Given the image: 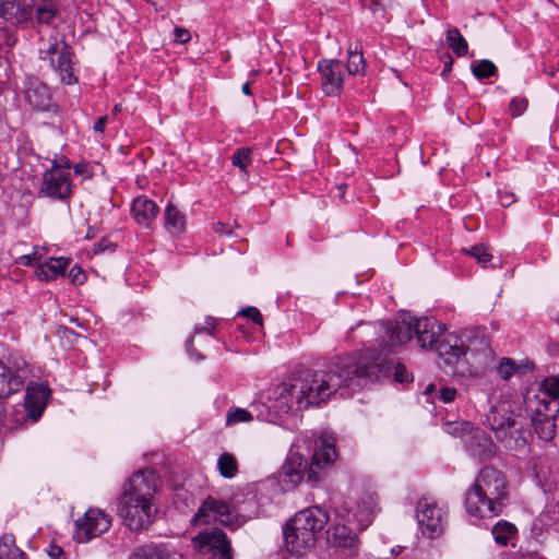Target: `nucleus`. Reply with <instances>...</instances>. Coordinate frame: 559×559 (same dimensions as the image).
I'll use <instances>...</instances> for the list:
<instances>
[{"instance_id":"nucleus-47","label":"nucleus","mask_w":559,"mask_h":559,"mask_svg":"<svg viewBox=\"0 0 559 559\" xmlns=\"http://www.w3.org/2000/svg\"><path fill=\"white\" fill-rule=\"evenodd\" d=\"M499 199H500V204L506 207L511 205L515 201V197L511 192L499 191Z\"/></svg>"},{"instance_id":"nucleus-8","label":"nucleus","mask_w":559,"mask_h":559,"mask_svg":"<svg viewBox=\"0 0 559 559\" xmlns=\"http://www.w3.org/2000/svg\"><path fill=\"white\" fill-rule=\"evenodd\" d=\"M416 520L421 533L428 538H435L444 531L448 510L432 499L421 498L416 503Z\"/></svg>"},{"instance_id":"nucleus-48","label":"nucleus","mask_w":559,"mask_h":559,"mask_svg":"<svg viewBox=\"0 0 559 559\" xmlns=\"http://www.w3.org/2000/svg\"><path fill=\"white\" fill-rule=\"evenodd\" d=\"M49 556L52 559H63L64 552L60 547L51 546V548L49 550Z\"/></svg>"},{"instance_id":"nucleus-23","label":"nucleus","mask_w":559,"mask_h":559,"mask_svg":"<svg viewBox=\"0 0 559 559\" xmlns=\"http://www.w3.org/2000/svg\"><path fill=\"white\" fill-rule=\"evenodd\" d=\"M487 421L498 440L506 442L509 439H513V429L515 428L516 420L511 415H501L496 409H492L487 416Z\"/></svg>"},{"instance_id":"nucleus-27","label":"nucleus","mask_w":559,"mask_h":559,"mask_svg":"<svg viewBox=\"0 0 559 559\" xmlns=\"http://www.w3.org/2000/svg\"><path fill=\"white\" fill-rule=\"evenodd\" d=\"M132 559H182V557L166 546L158 545L143 548Z\"/></svg>"},{"instance_id":"nucleus-18","label":"nucleus","mask_w":559,"mask_h":559,"mask_svg":"<svg viewBox=\"0 0 559 559\" xmlns=\"http://www.w3.org/2000/svg\"><path fill=\"white\" fill-rule=\"evenodd\" d=\"M194 543L201 548L209 547L213 559H233L230 543L221 530L202 532L194 538Z\"/></svg>"},{"instance_id":"nucleus-12","label":"nucleus","mask_w":559,"mask_h":559,"mask_svg":"<svg viewBox=\"0 0 559 559\" xmlns=\"http://www.w3.org/2000/svg\"><path fill=\"white\" fill-rule=\"evenodd\" d=\"M237 519L235 509L227 502L207 497L194 515L193 520L198 524H210L212 521L229 526Z\"/></svg>"},{"instance_id":"nucleus-16","label":"nucleus","mask_w":559,"mask_h":559,"mask_svg":"<svg viewBox=\"0 0 559 559\" xmlns=\"http://www.w3.org/2000/svg\"><path fill=\"white\" fill-rule=\"evenodd\" d=\"M34 4L35 0H0V19L20 26L32 19Z\"/></svg>"},{"instance_id":"nucleus-54","label":"nucleus","mask_w":559,"mask_h":559,"mask_svg":"<svg viewBox=\"0 0 559 559\" xmlns=\"http://www.w3.org/2000/svg\"><path fill=\"white\" fill-rule=\"evenodd\" d=\"M552 318L557 323H559V305L552 308Z\"/></svg>"},{"instance_id":"nucleus-24","label":"nucleus","mask_w":559,"mask_h":559,"mask_svg":"<svg viewBox=\"0 0 559 559\" xmlns=\"http://www.w3.org/2000/svg\"><path fill=\"white\" fill-rule=\"evenodd\" d=\"M69 263L70 259L67 258H49L37 266L36 277L39 281H52L58 276H63Z\"/></svg>"},{"instance_id":"nucleus-50","label":"nucleus","mask_w":559,"mask_h":559,"mask_svg":"<svg viewBox=\"0 0 559 559\" xmlns=\"http://www.w3.org/2000/svg\"><path fill=\"white\" fill-rule=\"evenodd\" d=\"M214 231L218 235H230L231 230H227L225 225L221 222L214 225Z\"/></svg>"},{"instance_id":"nucleus-44","label":"nucleus","mask_w":559,"mask_h":559,"mask_svg":"<svg viewBox=\"0 0 559 559\" xmlns=\"http://www.w3.org/2000/svg\"><path fill=\"white\" fill-rule=\"evenodd\" d=\"M3 39V44L8 47H13L16 43V36L8 28H0V39Z\"/></svg>"},{"instance_id":"nucleus-5","label":"nucleus","mask_w":559,"mask_h":559,"mask_svg":"<svg viewBox=\"0 0 559 559\" xmlns=\"http://www.w3.org/2000/svg\"><path fill=\"white\" fill-rule=\"evenodd\" d=\"M329 520L328 511L317 506L296 513L284 528L287 550L296 556L309 551L316 546Z\"/></svg>"},{"instance_id":"nucleus-14","label":"nucleus","mask_w":559,"mask_h":559,"mask_svg":"<svg viewBox=\"0 0 559 559\" xmlns=\"http://www.w3.org/2000/svg\"><path fill=\"white\" fill-rule=\"evenodd\" d=\"M157 490V476L153 469L134 473L123 487L121 496L152 501Z\"/></svg>"},{"instance_id":"nucleus-30","label":"nucleus","mask_w":559,"mask_h":559,"mask_svg":"<svg viewBox=\"0 0 559 559\" xmlns=\"http://www.w3.org/2000/svg\"><path fill=\"white\" fill-rule=\"evenodd\" d=\"M516 532V527L507 521L498 522L492 528L495 540L502 546L508 545L514 538Z\"/></svg>"},{"instance_id":"nucleus-29","label":"nucleus","mask_w":559,"mask_h":559,"mask_svg":"<svg viewBox=\"0 0 559 559\" xmlns=\"http://www.w3.org/2000/svg\"><path fill=\"white\" fill-rule=\"evenodd\" d=\"M0 559H26L25 554L15 546L12 535L0 538Z\"/></svg>"},{"instance_id":"nucleus-21","label":"nucleus","mask_w":559,"mask_h":559,"mask_svg":"<svg viewBox=\"0 0 559 559\" xmlns=\"http://www.w3.org/2000/svg\"><path fill=\"white\" fill-rule=\"evenodd\" d=\"M131 213L139 225L151 227L157 217L158 206L146 197H139L132 203Z\"/></svg>"},{"instance_id":"nucleus-1","label":"nucleus","mask_w":559,"mask_h":559,"mask_svg":"<svg viewBox=\"0 0 559 559\" xmlns=\"http://www.w3.org/2000/svg\"><path fill=\"white\" fill-rule=\"evenodd\" d=\"M383 371L381 364L365 355L340 357L329 371H300L280 384L274 391L275 406L282 413L306 409L320 405L338 390L347 397L368 381L378 380Z\"/></svg>"},{"instance_id":"nucleus-11","label":"nucleus","mask_w":559,"mask_h":559,"mask_svg":"<svg viewBox=\"0 0 559 559\" xmlns=\"http://www.w3.org/2000/svg\"><path fill=\"white\" fill-rule=\"evenodd\" d=\"M8 366L0 360V399L21 391L31 370L23 359H16Z\"/></svg>"},{"instance_id":"nucleus-38","label":"nucleus","mask_w":559,"mask_h":559,"mask_svg":"<svg viewBox=\"0 0 559 559\" xmlns=\"http://www.w3.org/2000/svg\"><path fill=\"white\" fill-rule=\"evenodd\" d=\"M538 394H547L548 397L558 400L559 396V379L551 377L545 379L540 383V390Z\"/></svg>"},{"instance_id":"nucleus-25","label":"nucleus","mask_w":559,"mask_h":559,"mask_svg":"<svg viewBox=\"0 0 559 559\" xmlns=\"http://www.w3.org/2000/svg\"><path fill=\"white\" fill-rule=\"evenodd\" d=\"M165 227L173 234L179 235L186 228V215L173 203H168L165 209Z\"/></svg>"},{"instance_id":"nucleus-9","label":"nucleus","mask_w":559,"mask_h":559,"mask_svg":"<svg viewBox=\"0 0 559 559\" xmlns=\"http://www.w3.org/2000/svg\"><path fill=\"white\" fill-rule=\"evenodd\" d=\"M39 193L61 201L69 199L72 193L69 163L66 165L52 163L50 169H47L44 174Z\"/></svg>"},{"instance_id":"nucleus-51","label":"nucleus","mask_w":559,"mask_h":559,"mask_svg":"<svg viewBox=\"0 0 559 559\" xmlns=\"http://www.w3.org/2000/svg\"><path fill=\"white\" fill-rule=\"evenodd\" d=\"M20 260H21V263L25 264V265H31V264L35 263L32 254L22 255L20 258Z\"/></svg>"},{"instance_id":"nucleus-31","label":"nucleus","mask_w":559,"mask_h":559,"mask_svg":"<svg viewBox=\"0 0 559 559\" xmlns=\"http://www.w3.org/2000/svg\"><path fill=\"white\" fill-rule=\"evenodd\" d=\"M217 467L221 475L225 478H233L238 473L236 457L228 452L223 453L217 460Z\"/></svg>"},{"instance_id":"nucleus-41","label":"nucleus","mask_w":559,"mask_h":559,"mask_svg":"<svg viewBox=\"0 0 559 559\" xmlns=\"http://www.w3.org/2000/svg\"><path fill=\"white\" fill-rule=\"evenodd\" d=\"M240 313L247 318H250L255 323L262 325L263 318L260 311L255 307H247L240 311Z\"/></svg>"},{"instance_id":"nucleus-34","label":"nucleus","mask_w":559,"mask_h":559,"mask_svg":"<svg viewBox=\"0 0 559 559\" xmlns=\"http://www.w3.org/2000/svg\"><path fill=\"white\" fill-rule=\"evenodd\" d=\"M57 15V9L51 1H44L36 9L38 23L50 24Z\"/></svg>"},{"instance_id":"nucleus-10","label":"nucleus","mask_w":559,"mask_h":559,"mask_svg":"<svg viewBox=\"0 0 559 559\" xmlns=\"http://www.w3.org/2000/svg\"><path fill=\"white\" fill-rule=\"evenodd\" d=\"M40 59L48 60L53 70L59 74L61 81L66 84L75 82L73 74L71 51L63 41L49 44L46 49H40Z\"/></svg>"},{"instance_id":"nucleus-15","label":"nucleus","mask_w":559,"mask_h":559,"mask_svg":"<svg viewBox=\"0 0 559 559\" xmlns=\"http://www.w3.org/2000/svg\"><path fill=\"white\" fill-rule=\"evenodd\" d=\"M343 64L336 59H323L318 63L322 91L328 96H337L343 91Z\"/></svg>"},{"instance_id":"nucleus-53","label":"nucleus","mask_w":559,"mask_h":559,"mask_svg":"<svg viewBox=\"0 0 559 559\" xmlns=\"http://www.w3.org/2000/svg\"><path fill=\"white\" fill-rule=\"evenodd\" d=\"M32 255H33V259H34L35 263H39V264L41 263L40 261L43 259V252L40 250H35L32 253Z\"/></svg>"},{"instance_id":"nucleus-55","label":"nucleus","mask_w":559,"mask_h":559,"mask_svg":"<svg viewBox=\"0 0 559 559\" xmlns=\"http://www.w3.org/2000/svg\"><path fill=\"white\" fill-rule=\"evenodd\" d=\"M242 93L246 94V95H251V90H250V84L249 83H245L242 85Z\"/></svg>"},{"instance_id":"nucleus-2","label":"nucleus","mask_w":559,"mask_h":559,"mask_svg":"<svg viewBox=\"0 0 559 559\" xmlns=\"http://www.w3.org/2000/svg\"><path fill=\"white\" fill-rule=\"evenodd\" d=\"M442 325L427 317H415L409 312H401L394 322L385 329V343L389 347H396L411 341L414 336L424 349L437 346L439 357L449 366H456L465 358L466 346L456 334H447L442 340Z\"/></svg>"},{"instance_id":"nucleus-20","label":"nucleus","mask_w":559,"mask_h":559,"mask_svg":"<svg viewBox=\"0 0 559 559\" xmlns=\"http://www.w3.org/2000/svg\"><path fill=\"white\" fill-rule=\"evenodd\" d=\"M49 390L39 383H29L26 388L25 407L33 419H37L45 408Z\"/></svg>"},{"instance_id":"nucleus-22","label":"nucleus","mask_w":559,"mask_h":559,"mask_svg":"<svg viewBox=\"0 0 559 559\" xmlns=\"http://www.w3.org/2000/svg\"><path fill=\"white\" fill-rule=\"evenodd\" d=\"M526 408L532 413V416L543 417V415L557 416L559 412V402L554 397H548L547 394L527 395L525 399Z\"/></svg>"},{"instance_id":"nucleus-26","label":"nucleus","mask_w":559,"mask_h":559,"mask_svg":"<svg viewBox=\"0 0 559 559\" xmlns=\"http://www.w3.org/2000/svg\"><path fill=\"white\" fill-rule=\"evenodd\" d=\"M557 416L543 415V417L532 416V425L537 436L544 441H550L557 431Z\"/></svg>"},{"instance_id":"nucleus-3","label":"nucleus","mask_w":559,"mask_h":559,"mask_svg":"<svg viewBox=\"0 0 559 559\" xmlns=\"http://www.w3.org/2000/svg\"><path fill=\"white\" fill-rule=\"evenodd\" d=\"M509 501L508 481L492 466L481 468L466 492L465 509L469 515L485 519L499 515Z\"/></svg>"},{"instance_id":"nucleus-33","label":"nucleus","mask_w":559,"mask_h":559,"mask_svg":"<svg viewBox=\"0 0 559 559\" xmlns=\"http://www.w3.org/2000/svg\"><path fill=\"white\" fill-rule=\"evenodd\" d=\"M252 419V414L247 409L231 407L226 414V426L231 427L242 423H250Z\"/></svg>"},{"instance_id":"nucleus-45","label":"nucleus","mask_w":559,"mask_h":559,"mask_svg":"<svg viewBox=\"0 0 559 559\" xmlns=\"http://www.w3.org/2000/svg\"><path fill=\"white\" fill-rule=\"evenodd\" d=\"M394 379L397 382H407L409 380V374L405 368V366L397 364L394 369Z\"/></svg>"},{"instance_id":"nucleus-7","label":"nucleus","mask_w":559,"mask_h":559,"mask_svg":"<svg viewBox=\"0 0 559 559\" xmlns=\"http://www.w3.org/2000/svg\"><path fill=\"white\" fill-rule=\"evenodd\" d=\"M156 512L157 509L152 501L120 496L118 514L131 531L147 528Z\"/></svg>"},{"instance_id":"nucleus-40","label":"nucleus","mask_w":559,"mask_h":559,"mask_svg":"<svg viewBox=\"0 0 559 559\" xmlns=\"http://www.w3.org/2000/svg\"><path fill=\"white\" fill-rule=\"evenodd\" d=\"M527 108V99L526 98H513L510 102V112L512 117H519L521 116Z\"/></svg>"},{"instance_id":"nucleus-42","label":"nucleus","mask_w":559,"mask_h":559,"mask_svg":"<svg viewBox=\"0 0 559 559\" xmlns=\"http://www.w3.org/2000/svg\"><path fill=\"white\" fill-rule=\"evenodd\" d=\"M175 40L179 44H186L191 39L190 32L183 27H176L174 29Z\"/></svg>"},{"instance_id":"nucleus-56","label":"nucleus","mask_w":559,"mask_h":559,"mask_svg":"<svg viewBox=\"0 0 559 559\" xmlns=\"http://www.w3.org/2000/svg\"><path fill=\"white\" fill-rule=\"evenodd\" d=\"M435 389H436L435 384H429V385H427L425 393L430 394L432 391H435Z\"/></svg>"},{"instance_id":"nucleus-59","label":"nucleus","mask_w":559,"mask_h":559,"mask_svg":"<svg viewBox=\"0 0 559 559\" xmlns=\"http://www.w3.org/2000/svg\"><path fill=\"white\" fill-rule=\"evenodd\" d=\"M479 437L483 438V440L487 441L486 437L484 436V433H479Z\"/></svg>"},{"instance_id":"nucleus-57","label":"nucleus","mask_w":559,"mask_h":559,"mask_svg":"<svg viewBox=\"0 0 559 559\" xmlns=\"http://www.w3.org/2000/svg\"><path fill=\"white\" fill-rule=\"evenodd\" d=\"M452 60L450 62L445 63V67L443 69V74L448 73L451 70Z\"/></svg>"},{"instance_id":"nucleus-19","label":"nucleus","mask_w":559,"mask_h":559,"mask_svg":"<svg viewBox=\"0 0 559 559\" xmlns=\"http://www.w3.org/2000/svg\"><path fill=\"white\" fill-rule=\"evenodd\" d=\"M24 98L37 110H48L52 105L49 88L34 76H28L25 80Z\"/></svg>"},{"instance_id":"nucleus-37","label":"nucleus","mask_w":559,"mask_h":559,"mask_svg":"<svg viewBox=\"0 0 559 559\" xmlns=\"http://www.w3.org/2000/svg\"><path fill=\"white\" fill-rule=\"evenodd\" d=\"M463 253L473 257L479 264L486 265L492 258L484 245H476L471 249H463Z\"/></svg>"},{"instance_id":"nucleus-46","label":"nucleus","mask_w":559,"mask_h":559,"mask_svg":"<svg viewBox=\"0 0 559 559\" xmlns=\"http://www.w3.org/2000/svg\"><path fill=\"white\" fill-rule=\"evenodd\" d=\"M439 396L443 403H451L456 396V390L454 388H443L440 390Z\"/></svg>"},{"instance_id":"nucleus-13","label":"nucleus","mask_w":559,"mask_h":559,"mask_svg":"<svg viewBox=\"0 0 559 559\" xmlns=\"http://www.w3.org/2000/svg\"><path fill=\"white\" fill-rule=\"evenodd\" d=\"M75 538L80 543L107 532L111 525V518L99 509H88L82 519L76 520Z\"/></svg>"},{"instance_id":"nucleus-58","label":"nucleus","mask_w":559,"mask_h":559,"mask_svg":"<svg viewBox=\"0 0 559 559\" xmlns=\"http://www.w3.org/2000/svg\"><path fill=\"white\" fill-rule=\"evenodd\" d=\"M120 111H121V106H120V105H116V106L114 107L112 114H114V115H117V114H118V112H120Z\"/></svg>"},{"instance_id":"nucleus-6","label":"nucleus","mask_w":559,"mask_h":559,"mask_svg":"<svg viewBox=\"0 0 559 559\" xmlns=\"http://www.w3.org/2000/svg\"><path fill=\"white\" fill-rule=\"evenodd\" d=\"M371 509L360 511L359 515L348 513L346 524H336L328 531V542L354 556L358 549L355 530H365L371 523Z\"/></svg>"},{"instance_id":"nucleus-28","label":"nucleus","mask_w":559,"mask_h":559,"mask_svg":"<svg viewBox=\"0 0 559 559\" xmlns=\"http://www.w3.org/2000/svg\"><path fill=\"white\" fill-rule=\"evenodd\" d=\"M447 44L457 57H464L468 51V45L456 27L447 31Z\"/></svg>"},{"instance_id":"nucleus-52","label":"nucleus","mask_w":559,"mask_h":559,"mask_svg":"<svg viewBox=\"0 0 559 559\" xmlns=\"http://www.w3.org/2000/svg\"><path fill=\"white\" fill-rule=\"evenodd\" d=\"M74 171L78 175H85L87 173V165H85V164H78L74 167Z\"/></svg>"},{"instance_id":"nucleus-32","label":"nucleus","mask_w":559,"mask_h":559,"mask_svg":"<svg viewBox=\"0 0 559 559\" xmlns=\"http://www.w3.org/2000/svg\"><path fill=\"white\" fill-rule=\"evenodd\" d=\"M365 70V59L362 52L357 48L348 49V60H347V72L349 74H359Z\"/></svg>"},{"instance_id":"nucleus-17","label":"nucleus","mask_w":559,"mask_h":559,"mask_svg":"<svg viewBox=\"0 0 559 559\" xmlns=\"http://www.w3.org/2000/svg\"><path fill=\"white\" fill-rule=\"evenodd\" d=\"M466 362L471 365V373L478 376L492 367L495 353L485 340H475L467 348Z\"/></svg>"},{"instance_id":"nucleus-36","label":"nucleus","mask_w":559,"mask_h":559,"mask_svg":"<svg viewBox=\"0 0 559 559\" xmlns=\"http://www.w3.org/2000/svg\"><path fill=\"white\" fill-rule=\"evenodd\" d=\"M231 162L234 166L247 173V167L251 164V150L247 147L236 150L233 154Z\"/></svg>"},{"instance_id":"nucleus-4","label":"nucleus","mask_w":559,"mask_h":559,"mask_svg":"<svg viewBox=\"0 0 559 559\" xmlns=\"http://www.w3.org/2000/svg\"><path fill=\"white\" fill-rule=\"evenodd\" d=\"M336 457L335 438L332 433H323L316 443L311 463L307 466L304 456L299 453H292L280 471L282 483L290 487L297 486L304 476L312 484L321 479V472L333 463Z\"/></svg>"},{"instance_id":"nucleus-39","label":"nucleus","mask_w":559,"mask_h":559,"mask_svg":"<svg viewBox=\"0 0 559 559\" xmlns=\"http://www.w3.org/2000/svg\"><path fill=\"white\" fill-rule=\"evenodd\" d=\"M516 370L515 362L510 358H503L498 366V373L504 380H508Z\"/></svg>"},{"instance_id":"nucleus-35","label":"nucleus","mask_w":559,"mask_h":559,"mask_svg":"<svg viewBox=\"0 0 559 559\" xmlns=\"http://www.w3.org/2000/svg\"><path fill=\"white\" fill-rule=\"evenodd\" d=\"M497 72L496 66L487 59L472 64V73L479 80L490 78Z\"/></svg>"},{"instance_id":"nucleus-43","label":"nucleus","mask_w":559,"mask_h":559,"mask_svg":"<svg viewBox=\"0 0 559 559\" xmlns=\"http://www.w3.org/2000/svg\"><path fill=\"white\" fill-rule=\"evenodd\" d=\"M69 277L71 278V282L75 285H82L85 281V275L79 266H73L70 270Z\"/></svg>"},{"instance_id":"nucleus-49","label":"nucleus","mask_w":559,"mask_h":559,"mask_svg":"<svg viewBox=\"0 0 559 559\" xmlns=\"http://www.w3.org/2000/svg\"><path fill=\"white\" fill-rule=\"evenodd\" d=\"M107 122V116H103V117H99L96 122L94 123V131L96 132H103L104 131V128H105V124Z\"/></svg>"}]
</instances>
